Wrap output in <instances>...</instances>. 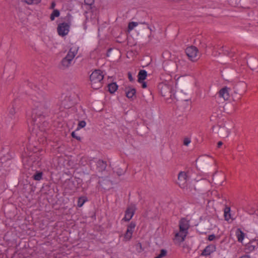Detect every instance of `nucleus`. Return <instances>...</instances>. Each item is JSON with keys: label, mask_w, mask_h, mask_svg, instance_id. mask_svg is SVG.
I'll return each instance as SVG.
<instances>
[{"label": "nucleus", "mask_w": 258, "mask_h": 258, "mask_svg": "<svg viewBox=\"0 0 258 258\" xmlns=\"http://www.w3.org/2000/svg\"><path fill=\"white\" fill-rule=\"evenodd\" d=\"M38 86L31 82H28L27 85L34 90L36 93L33 96L31 100L34 104V108L32 109L31 118L28 120L29 125L33 126V131L38 129L42 132L46 131L48 123L45 120L46 116L49 113V103L46 100L45 92L40 89H47V80L45 77L41 79Z\"/></svg>", "instance_id": "nucleus-1"}, {"label": "nucleus", "mask_w": 258, "mask_h": 258, "mask_svg": "<svg viewBox=\"0 0 258 258\" xmlns=\"http://www.w3.org/2000/svg\"><path fill=\"white\" fill-rule=\"evenodd\" d=\"M104 78L103 72L100 70H96L90 76V80L92 88L98 89L102 87Z\"/></svg>", "instance_id": "nucleus-2"}, {"label": "nucleus", "mask_w": 258, "mask_h": 258, "mask_svg": "<svg viewBox=\"0 0 258 258\" xmlns=\"http://www.w3.org/2000/svg\"><path fill=\"white\" fill-rule=\"evenodd\" d=\"M77 52H75V50L72 51V48H71L67 55L62 59L59 64V68L64 70L69 68Z\"/></svg>", "instance_id": "nucleus-3"}, {"label": "nucleus", "mask_w": 258, "mask_h": 258, "mask_svg": "<svg viewBox=\"0 0 258 258\" xmlns=\"http://www.w3.org/2000/svg\"><path fill=\"white\" fill-rule=\"evenodd\" d=\"M96 166V169L98 172H102L105 170L107 167V162L101 159L96 158H92L90 161V167L93 170L94 166Z\"/></svg>", "instance_id": "nucleus-4"}, {"label": "nucleus", "mask_w": 258, "mask_h": 258, "mask_svg": "<svg viewBox=\"0 0 258 258\" xmlns=\"http://www.w3.org/2000/svg\"><path fill=\"white\" fill-rule=\"evenodd\" d=\"M185 52L188 59L191 61H196L199 58V49L195 46L187 47L185 50Z\"/></svg>", "instance_id": "nucleus-5"}, {"label": "nucleus", "mask_w": 258, "mask_h": 258, "mask_svg": "<svg viewBox=\"0 0 258 258\" xmlns=\"http://www.w3.org/2000/svg\"><path fill=\"white\" fill-rule=\"evenodd\" d=\"M70 24L63 22L58 25L57 30L58 34L60 36H64L68 34L70 31Z\"/></svg>", "instance_id": "nucleus-6"}, {"label": "nucleus", "mask_w": 258, "mask_h": 258, "mask_svg": "<svg viewBox=\"0 0 258 258\" xmlns=\"http://www.w3.org/2000/svg\"><path fill=\"white\" fill-rule=\"evenodd\" d=\"M136 211V207L135 205L132 204L128 206L125 211L124 217L122 220L125 222L130 221L134 216Z\"/></svg>", "instance_id": "nucleus-7"}, {"label": "nucleus", "mask_w": 258, "mask_h": 258, "mask_svg": "<svg viewBox=\"0 0 258 258\" xmlns=\"http://www.w3.org/2000/svg\"><path fill=\"white\" fill-rule=\"evenodd\" d=\"M136 226V223L134 221H132L127 226V229L124 234V241H130L134 231L135 228Z\"/></svg>", "instance_id": "nucleus-8"}, {"label": "nucleus", "mask_w": 258, "mask_h": 258, "mask_svg": "<svg viewBox=\"0 0 258 258\" xmlns=\"http://www.w3.org/2000/svg\"><path fill=\"white\" fill-rule=\"evenodd\" d=\"M159 89L160 90V93L162 96L171 97L172 87L166 84H160L158 86Z\"/></svg>", "instance_id": "nucleus-9"}, {"label": "nucleus", "mask_w": 258, "mask_h": 258, "mask_svg": "<svg viewBox=\"0 0 258 258\" xmlns=\"http://www.w3.org/2000/svg\"><path fill=\"white\" fill-rule=\"evenodd\" d=\"M190 227L189 221L185 218H182L179 221V228L181 232L188 233V230Z\"/></svg>", "instance_id": "nucleus-10"}, {"label": "nucleus", "mask_w": 258, "mask_h": 258, "mask_svg": "<svg viewBox=\"0 0 258 258\" xmlns=\"http://www.w3.org/2000/svg\"><path fill=\"white\" fill-rule=\"evenodd\" d=\"M216 250V246L215 244H211L204 248L202 251L201 255L208 256L211 255L212 253L215 252Z\"/></svg>", "instance_id": "nucleus-11"}, {"label": "nucleus", "mask_w": 258, "mask_h": 258, "mask_svg": "<svg viewBox=\"0 0 258 258\" xmlns=\"http://www.w3.org/2000/svg\"><path fill=\"white\" fill-rule=\"evenodd\" d=\"M187 233H185L184 232H181L179 230V231L176 232L175 234V237L174 238V242L177 243H181L185 240V239L187 235Z\"/></svg>", "instance_id": "nucleus-12"}, {"label": "nucleus", "mask_w": 258, "mask_h": 258, "mask_svg": "<svg viewBox=\"0 0 258 258\" xmlns=\"http://www.w3.org/2000/svg\"><path fill=\"white\" fill-rule=\"evenodd\" d=\"M230 88L226 86L220 89L218 92L219 97L223 98L225 100H228L230 97Z\"/></svg>", "instance_id": "nucleus-13"}, {"label": "nucleus", "mask_w": 258, "mask_h": 258, "mask_svg": "<svg viewBox=\"0 0 258 258\" xmlns=\"http://www.w3.org/2000/svg\"><path fill=\"white\" fill-rule=\"evenodd\" d=\"M186 173L184 171H180L178 175V184L180 186H184L187 180Z\"/></svg>", "instance_id": "nucleus-14"}, {"label": "nucleus", "mask_w": 258, "mask_h": 258, "mask_svg": "<svg viewBox=\"0 0 258 258\" xmlns=\"http://www.w3.org/2000/svg\"><path fill=\"white\" fill-rule=\"evenodd\" d=\"M73 103L70 97L66 96L64 99L61 101V106L64 108H70L73 105Z\"/></svg>", "instance_id": "nucleus-15"}, {"label": "nucleus", "mask_w": 258, "mask_h": 258, "mask_svg": "<svg viewBox=\"0 0 258 258\" xmlns=\"http://www.w3.org/2000/svg\"><path fill=\"white\" fill-rule=\"evenodd\" d=\"M247 64L251 70H255L258 67V60L255 58H250L247 61Z\"/></svg>", "instance_id": "nucleus-16"}, {"label": "nucleus", "mask_w": 258, "mask_h": 258, "mask_svg": "<svg viewBox=\"0 0 258 258\" xmlns=\"http://www.w3.org/2000/svg\"><path fill=\"white\" fill-rule=\"evenodd\" d=\"M147 76V72L144 70H140L138 75V81L139 83H142L144 81Z\"/></svg>", "instance_id": "nucleus-17"}, {"label": "nucleus", "mask_w": 258, "mask_h": 258, "mask_svg": "<svg viewBox=\"0 0 258 258\" xmlns=\"http://www.w3.org/2000/svg\"><path fill=\"white\" fill-rule=\"evenodd\" d=\"M245 233L241 230L240 228H237L236 229L235 232V235L238 242H242L245 237Z\"/></svg>", "instance_id": "nucleus-18"}, {"label": "nucleus", "mask_w": 258, "mask_h": 258, "mask_svg": "<svg viewBox=\"0 0 258 258\" xmlns=\"http://www.w3.org/2000/svg\"><path fill=\"white\" fill-rule=\"evenodd\" d=\"M136 93V90L135 88L128 87L125 91L126 96L128 98H133Z\"/></svg>", "instance_id": "nucleus-19"}, {"label": "nucleus", "mask_w": 258, "mask_h": 258, "mask_svg": "<svg viewBox=\"0 0 258 258\" xmlns=\"http://www.w3.org/2000/svg\"><path fill=\"white\" fill-rule=\"evenodd\" d=\"M258 247V245L256 243V245L253 244L252 242H249L245 246V249L248 252H250L254 251Z\"/></svg>", "instance_id": "nucleus-20"}, {"label": "nucleus", "mask_w": 258, "mask_h": 258, "mask_svg": "<svg viewBox=\"0 0 258 258\" xmlns=\"http://www.w3.org/2000/svg\"><path fill=\"white\" fill-rule=\"evenodd\" d=\"M108 91L111 93H114L118 88V85L116 83H111L108 85Z\"/></svg>", "instance_id": "nucleus-21"}, {"label": "nucleus", "mask_w": 258, "mask_h": 258, "mask_svg": "<svg viewBox=\"0 0 258 258\" xmlns=\"http://www.w3.org/2000/svg\"><path fill=\"white\" fill-rule=\"evenodd\" d=\"M92 159V158H89L88 157L83 156L81 158L80 160V163L82 166H85L86 164H88L90 166V161Z\"/></svg>", "instance_id": "nucleus-22"}, {"label": "nucleus", "mask_w": 258, "mask_h": 258, "mask_svg": "<svg viewBox=\"0 0 258 258\" xmlns=\"http://www.w3.org/2000/svg\"><path fill=\"white\" fill-rule=\"evenodd\" d=\"M88 201V199L85 196L80 197L78 198L77 206L78 207H82L84 203Z\"/></svg>", "instance_id": "nucleus-23"}, {"label": "nucleus", "mask_w": 258, "mask_h": 258, "mask_svg": "<svg viewBox=\"0 0 258 258\" xmlns=\"http://www.w3.org/2000/svg\"><path fill=\"white\" fill-rule=\"evenodd\" d=\"M22 3H25L29 5H38L41 3V0H20Z\"/></svg>", "instance_id": "nucleus-24"}, {"label": "nucleus", "mask_w": 258, "mask_h": 258, "mask_svg": "<svg viewBox=\"0 0 258 258\" xmlns=\"http://www.w3.org/2000/svg\"><path fill=\"white\" fill-rule=\"evenodd\" d=\"M60 15L59 11L57 9H54L50 14V19L51 21H53L55 17H58Z\"/></svg>", "instance_id": "nucleus-25"}, {"label": "nucleus", "mask_w": 258, "mask_h": 258, "mask_svg": "<svg viewBox=\"0 0 258 258\" xmlns=\"http://www.w3.org/2000/svg\"><path fill=\"white\" fill-rule=\"evenodd\" d=\"M16 113V109L15 105L13 104L12 106H10L9 108V114L10 117H14Z\"/></svg>", "instance_id": "nucleus-26"}, {"label": "nucleus", "mask_w": 258, "mask_h": 258, "mask_svg": "<svg viewBox=\"0 0 258 258\" xmlns=\"http://www.w3.org/2000/svg\"><path fill=\"white\" fill-rule=\"evenodd\" d=\"M43 173L42 172H36L33 176V178L35 180H40L42 178Z\"/></svg>", "instance_id": "nucleus-27"}, {"label": "nucleus", "mask_w": 258, "mask_h": 258, "mask_svg": "<svg viewBox=\"0 0 258 258\" xmlns=\"http://www.w3.org/2000/svg\"><path fill=\"white\" fill-rule=\"evenodd\" d=\"M167 251L165 249H162L160 250V254L155 258H162L167 255Z\"/></svg>", "instance_id": "nucleus-28"}, {"label": "nucleus", "mask_w": 258, "mask_h": 258, "mask_svg": "<svg viewBox=\"0 0 258 258\" xmlns=\"http://www.w3.org/2000/svg\"><path fill=\"white\" fill-rule=\"evenodd\" d=\"M138 23L136 22H131L128 23V31L132 30L135 27L137 26Z\"/></svg>", "instance_id": "nucleus-29"}, {"label": "nucleus", "mask_w": 258, "mask_h": 258, "mask_svg": "<svg viewBox=\"0 0 258 258\" xmlns=\"http://www.w3.org/2000/svg\"><path fill=\"white\" fill-rule=\"evenodd\" d=\"M222 49L224 54L228 55H230L232 53L234 52V51L232 50H229L227 49L226 47L223 46Z\"/></svg>", "instance_id": "nucleus-30"}, {"label": "nucleus", "mask_w": 258, "mask_h": 258, "mask_svg": "<svg viewBox=\"0 0 258 258\" xmlns=\"http://www.w3.org/2000/svg\"><path fill=\"white\" fill-rule=\"evenodd\" d=\"M86 123L84 120H82V121H79L77 129L79 130L81 128H83V127H85L86 126Z\"/></svg>", "instance_id": "nucleus-31"}, {"label": "nucleus", "mask_w": 258, "mask_h": 258, "mask_svg": "<svg viewBox=\"0 0 258 258\" xmlns=\"http://www.w3.org/2000/svg\"><path fill=\"white\" fill-rule=\"evenodd\" d=\"M224 215L225 220L226 221H228L231 218L230 212H224Z\"/></svg>", "instance_id": "nucleus-32"}, {"label": "nucleus", "mask_w": 258, "mask_h": 258, "mask_svg": "<svg viewBox=\"0 0 258 258\" xmlns=\"http://www.w3.org/2000/svg\"><path fill=\"white\" fill-rule=\"evenodd\" d=\"M191 140L189 138H185L183 139V145L187 146L190 143Z\"/></svg>", "instance_id": "nucleus-33"}, {"label": "nucleus", "mask_w": 258, "mask_h": 258, "mask_svg": "<svg viewBox=\"0 0 258 258\" xmlns=\"http://www.w3.org/2000/svg\"><path fill=\"white\" fill-rule=\"evenodd\" d=\"M84 3L85 5L91 6L94 4V0H84Z\"/></svg>", "instance_id": "nucleus-34"}, {"label": "nucleus", "mask_w": 258, "mask_h": 258, "mask_svg": "<svg viewBox=\"0 0 258 258\" xmlns=\"http://www.w3.org/2000/svg\"><path fill=\"white\" fill-rule=\"evenodd\" d=\"M71 135H72V137L73 138H75L76 139V140H77L78 141H81V138L79 136H78L75 133V132H73L71 134Z\"/></svg>", "instance_id": "nucleus-35"}, {"label": "nucleus", "mask_w": 258, "mask_h": 258, "mask_svg": "<svg viewBox=\"0 0 258 258\" xmlns=\"http://www.w3.org/2000/svg\"><path fill=\"white\" fill-rule=\"evenodd\" d=\"M127 75H128V80H130V81H131V82L134 81V79L133 78L131 73L128 72Z\"/></svg>", "instance_id": "nucleus-36"}, {"label": "nucleus", "mask_w": 258, "mask_h": 258, "mask_svg": "<svg viewBox=\"0 0 258 258\" xmlns=\"http://www.w3.org/2000/svg\"><path fill=\"white\" fill-rule=\"evenodd\" d=\"M215 237H216V236H215V234H212L209 235L208 239L209 241H213L215 238Z\"/></svg>", "instance_id": "nucleus-37"}, {"label": "nucleus", "mask_w": 258, "mask_h": 258, "mask_svg": "<svg viewBox=\"0 0 258 258\" xmlns=\"http://www.w3.org/2000/svg\"><path fill=\"white\" fill-rule=\"evenodd\" d=\"M55 6H56V4H55V2L53 1L51 3V6L50 7V9H54L55 7Z\"/></svg>", "instance_id": "nucleus-38"}, {"label": "nucleus", "mask_w": 258, "mask_h": 258, "mask_svg": "<svg viewBox=\"0 0 258 258\" xmlns=\"http://www.w3.org/2000/svg\"><path fill=\"white\" fill-rule=\"evenodd\" d=\"M142 87L143 88H146L147 87V83L144 81H143L142 83Z\"/></svg>", "instance_id": "nucleus-39"}, {"label": "nucleus", "mask_w": 258, "mask_h": 258, "mask_svg": "<svg viewBox=\"0 0 258 258\" xmlns=\"http://www.w3.org/2000/svg\"><path fill=\"white\" fill-rule=\"evenodd\" d=\"M224 212H230V208L228 206H226L224 208Z\"/></svg>", "instance_id": "nucleus-40"}, {"label": "nucleus", "mask_w": 258, "mask_h": 258, "mask_svg": "<svg viewBox=\"0 0 258 258\" xmlns=\"http://www.w3.org/2000/svg\"><path fill=\"white\" fill-rule=\"evenodd\" d=\"M239 258H250L249 255L245 254L240 256Z\"/></svg>", "instance_id": "nucleus-41"}, {"label": "nucleus", "mask_w": 258, "mask_h": 258, "mask_svg": "<svg viewBox=\"0 0 258 258\" xmlns=\"http://www.w3.org/2000/svg\"><path fill=\"white\" fill-rule=\"evenodd\" d=\"M97 177V175L96 174H93V175H92V176L91 177L90 180H92L93 179H94V178Z\"/></svg>", "instance_id": "nucleus-42"}, {"label": "nucleus", "mask_w": 258, "mask_h": 258, "mask_svg": "<svg viewBox=\"0 0 258 258\" xmlns=\"http://www.w3.org/2000/svg\"><path fill=\"white\" fill-rule=\"evenodd\" d=\"M223 144L222 142L220 141L218 143V144H217V147L218 148H220L221 147V146Z\"/></svg>", "instance_id": "nucleus-43"}, {"label": "nucleus", "mask_w": 258, "mask_h": 258, "mask_svg": "<svg viewBox=\"0 0 258 258\" xmlns=\"http://www.w3.org/2000/svg\"><path fill=\"white\" fill-rule=\"evenodd\" d=\"M224 130V128H220V130H219V132H220L222 131V130Z\"/></svg>", "instance_id": "nucleus-44"}, {"label": "nucleus", "mask_w": 258, "mask_h": 258, "mask_svg": "<svg viewBox=\"0 0 258 258\" xmlns=\"http://www.w3.org/2000/svg\"><path fill=\"white\" fill-rule=\"evenodd\" d=\"M148 28L149 29H150V31H151V28L150 27V26H148Z\"/></svg>", "instance_id": "nucleus-45"}, {"label": "nucleus", "mask_w": 258, "mask_h": 258, "mask_svg": "<svg viewBox=\"0 0 258 258\" xmlns=\"http://www.w3.org/2000/svg\"><path fill=\"white\" fill-rule=\"evenodd\" d=\"M111 50V49H109L108 50V51L109 52V51H110Z\"/></svg>", "instance_id": "nucleus-46"}]
</instances>
